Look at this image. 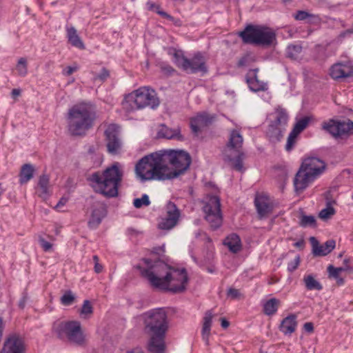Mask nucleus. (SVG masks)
<instances>
[{
    "mask_svg": "<svg viewBox=\"0 0 353 353\" xmlns=\"http://www.w3.org/2000/svg\"><path fill=\"white\" fill-rule=\"evenodd\" d=\"M192 163L190 154L180 150H161L142 157L135 165L137 176H179Z\"/></svg>",
    "mask_w": 353,
    "mask_h": 353,
    "instance_id": "nucleus-1",
    "label": "nucleus"
},
{
    "mask_svg": "<svg viewBox=\"0 0 353 353\" xmlns=\"http://www.w3.org/2000/svg\"><path fill=\"white\" fill-rule=\"evenodd\" d=\"M142 262L143 265H137L135 268L153 288L174 293L185 290L188 278L185 269L172 268L161 261L152 263L149 259H143Z\"/></svg>",
    "mask_w": 353,
    "mask_h": 353,
    "instance_id": "nucleus-2",
    "label": "nucleus"
},
{
    "mask_svg": "<svg viewBox=\"0 0 353 353\" xmlns=\"http://www.w3.org/2000/svg\"><path fill=\"white\" fill-rule=\"evenodd\" d=\"M143 331L147 337L146 348L150 353H163L165 350V336L169 322L165 311L162 308L150 310L141 316Z\"/></svg>",
    "mask_w": 353,
    "mask_h": 353,
    "instance_id": "nucleus-3",
    "label": "nucleus"
},
{
    "mask_svg": "<svg viewBox=\"0 0 353 353\" xmlns=\"http://www.w3.org/2000/svg\"><path fill=\"white\" fill-rule=\"evenodd\" d=\"M95 114L91 107L85 103L73 105L69 109L67 116V130L72 137H84L92 128Z\"/></svg>",
    "mask_w": 353,
    "mask_h": 353,
    "instance_id": "nucleus-4",
    "label": "nucleus"
},
{
    "mask_svg": "<svg viewBox=\"0 0 353 353\" xmlns=\"http://www.w3.org/2000/svg\"><path fill=\"white\" fill-rule=\"evenodd\" d=\"M159 103L156 91L150 87L143 86L128 94L122 104L127 111H133L147 107L156 109Z\"/></svg>",
    "mask_w": 353,
    "mask_h": 353,
    "instance_id": "nucleus-5",
    "label": "nucleus"
},
{
    "mask_svg": "<svg viewBox=\"0 0 353 353\" xmlns=\"http://www.w3.org/2000/svg\"><path fill=\"white\" fill-rule=\"evenodd\" d=\"M243 43L269 47L276 40L275 31L265 26L249 24L239 33Z\"/></svg>",
    "mask_w": 353,
    "mask_h": 353,
    "instance_id": "nucleus-6",
    "label": "nucleus"
},
{
    "mask_svg": "<svg viewBox=\"0 0 353 353\" xmlns=\"http://www.w3.org/2000/svg\"><path fill=\"white\" fill-rule=\"evenodd\" d=\"M52 332L61 340H66L79 346L85 344V336L79 321H55L52 325Z\"/></svg>",
    "mask_w": 353,
    "mask_h": 353,
    "instance_id": "nucleus-7",
    "label": "nucleus"
},
{
    "mask_svg": "<svg viewBox=\"0 0 353 353\" xmlns=\"http://www.w3.org/2000/svg\"><path fill=\"white\" fill-rule=\"evenodd\" d=\"M168 54L173 56V61L176 65L187 73L202 72L205 74L208 72L206 60L201 52L194 54L192 59H188L182 50L175 48H170Z\"/></svg>",
    "mask_w": 353,
    "mask_h": 353,
    "instance_id": "nucleus-8",
    "label": "nucleus"
},
{
    "mask_svg": "<svg viewBox=\"0 0 353 353\" xmlns=\"http://www.w3.org/2000/svg\"><path fill=\"white\" fill-rule=\"evenodd\" d=\"M203 203L205 219L212 230L219 228L223 222L219 198L216 196H207Z\"/></svg>",
    "mask_w": 353,
    "mask_h": 353,
    "instance_id": "nucleus-9",
    "label": "nucleus"
},
{
    "mask_svg": "<svg viewBox=\"0 0 353 353\" xmlns=\"http://www.w3.org/2000/svg\"><path fill=\"white\" fill-rule=\"evenodd\" d=\"M122 178H88L94 190L106 197H115L118 194V185Z\"/></svg>",
    "mask_w": 353,
    "mask_h": 353,
    "instance_id": "nucleus-10",
    "label": "nucleus"
},
{
    "mask_svg": "<svg viewBox=\"0 0 353 353\" xmlns=\"http://www.w3.org/2000/svg\"><path fill=\"white\" fill-rule=\"evenodd\" d=\"M325 163L316 157L305 159L294 176H318L323 174Z\"/></svg>",
    "mask_w": 353,
    "mask_h": 353,
    "instance_id": "nucleus-11",
    "label": "nucleus"
},
{
    "mask_svg": "<svg viewBox=\"0 0 353 353\" xmlns=\"http://www.w3.org/2000/svg\"><path fill=\"white\" fill-rule=\"evenodd\" d=\"M324 130L335 138H343L353 133V121L346 120H330L323 125Z\"/></svg>",
    "mask_w": 353,
    "mask_h": 353,
    "instance_id": "nucleus-12",
    "label": "nucleus"
},
{
    "mask_svg": "<svg viewBox=\"0 0 353 353\" xmlns=\"http://www.w3.org/2000/svg\"><path fill=\"white\" fill-rule=\"evenodd\" d=\"M254 206L260 219L266 217L271 214L274 205L270 196L265 192H256L254 197Z\"/></svg>",
    "mask_w": 353,
    "mask_h": 353,
    "instance_id": "nucleus-13",
    "label": "nucleus"
},
{
    "mask_svg": "<svg viewBox=\"0 0 353 353\" xmlns=\"http://www.w3.org/2000/svg\"><path fill=\"white\" fill-rule=\"evenodd\" d=\"M243 139L238 130L231 132L229 141L224 150V155L227 159H232V154H241L242 151Z\"/></svg>",
    "mask_w": 353,
    "mask_h": 353,
    "instance_id": "nucleus-14",
    "label": "nucleus"
},
{
    "mask_svg": "<svg viewBox=\"0 0 353 353\" xmlns=\"http://www.w3.org/2000/svg\"><path fill=\"white\" fill-rule=\"evenodd\" d=\"M107 138L108 150L111 154H116L121 147V141L119 137V127L115 124L108 125L105 131Z\"/></svg>",
    "mask_w": 353,
    "mask_h": 353,
    "instance_id": "nucleus-15",
    "label": "nucleus"
},
{
    "mask_svg": "<svg viewBox=\"0 0 353 353\" xmlns=\"http://www.w3.org/2000/svg\"><path fill=\"white\" fill-rule=\"evenodd\" d=\"M259 69L250 70L245 75V81L250 90L254 92L266 91L268 89L267 83L258 78Z\"/></svg>",
    "mask_w": 353,
    "mask_h": 353,
    "instance_id": "nucleus-16",
    "label": "nucleus"
},
{
    "mask_svg": "<svg viewBox=\"0 0 353 353\" xmlns=\"http://www.w3.org/2000/svg\"><path fill=\"white\" fill-rule=\"evenodd\" d=\"M106 215V208L105 205L101 202H95L92 207V213L88 221V227L94 230L101 223L102 219Z\"/></svg>",
    "mask_w": 353,
    "mask_h": 353,
    "instance_id": "nucleus-17",
    "label": "nucleus"
},
{
    "mask_svg": "<svg viewBox=\"0 0 353 353\" xmlns=\"http://www.w3.org/2000/svg\"><path fill=\"white\" fill-rule=\"evenodd\" d=\"M336 191L337 188L334 186L325 192V197L327 206L325 208L322 209L319 214V217L323 221L327 220L335 214V210L332 207V205L335 203L334 196Z\"/></svg>",
    "mask_w": 353,
    "mask_h": 353,
    "instance_id": "nucleus-18",
    "label": "nucleus"
},
{
    "mask_svg": "<svg viewBox=\"0 0 353 353\" xmlns=\"http://www.w3.org/2000/svg\"><path fill=\"white\" fill-rule=\"evenodd\" d=\"M310 241L312 244V253L314 256H326L334 249L336 245L335 241L332 239L327 241L323 245H320L314 236H311Z\"/></svg>",
    "mask_w": 353,
    "mask_h": 353,
    "instance_id": "nucleus-19",
    "label": "nucleus"
},
{
    "mask_svg": "<svg viewBox=\"0 0 353 353\" xmlns=\"http://www.w3.org/2000/svg\"><path fill=\"white\" fill-rule=\"evenodd\" d=\"M24 345L22 339L16 335H12L6 339L0 353H23Z\"/></svg>",
    "mask_w": 353,
    "mask_h": 353,
    "instance_id": "nucleus-20",
    "label": "nucleus"
},
{
    "mask_svg": "<svg viewBox=\"0 0 353 353\" xmlns=\"http://www.w3.org/2000/svg\"><path fill=\"white\" fill-rule=\"evenodd\" d=\"M214 117L207 113H201L190 120V128L194 134H197L201 128L210 125Z\"/></svg>",
    "mask_w": 353,
    "mask_h": 353,
    "instance_id": "nucleus-21",
    "label": "nucleus"
},
{
    "mask_svg": "<svg viewBox=\"0 0 353 353\" xmlns=\"http://www.w3.org/2000/svg\"><path fill=\"white\" fill-rule=\"evenodd\" d=\"M352 68L348 64L338 63L332 66L330 74L334 79L347 77L352 75Z\"/></svg>",
    "mask_w": 353,
    "mask_h": 353,
    "instance_id": "nucleus-22",
    "label": "nucleus"
},
{
    "mask_svg": "<svg viewBox=\"0 0 353 353\" xmlns=\"http://www.w3.org/2000/svg\"><path fill=\"white\" fill-rule=\"evenodd\" d=\"M297 316L292 314L286 316L281 321L279 330L285 335H291L297 327Z\"/></svg>",
    "mask_w": 353,
    "mask_h": 353,
    "instance_id": "nucleus-23",
    "label": "nucleus"
},
{
    "mask_svg": "<svg viewBox=\"0 0 353 353\" xmlns=\"http://www.w3.org/2000/svg\"><path fill=\"white\" fill-rule=\"evenodd\" d=\"M35 189L37 195L43 200L48 199L52 194V185L48 178H39Z\"/></svg>",
    "mask_w": 353,
    "mask_h": 353,
    "instance_id": "nucleus-24",
    "label": "nucleus"
},
{
    "mask_svg": "<svg viewBox=\"0 0 353 353\" xmlns=\"http://www.w3.org/2000/svg\"><path fill=\"white\" fill-rule=\"evenodd\" d=\"M157 137L167 139H176L177 140H181L183 139L180 134V129L179 128L172 129L165 125H161V128L157 132Z\"/></svg>",
    "mask_w": 353,
    "mask_h": 353,
    "instance_id": "nucleus-25",
    "label": "nucleus"
},
{
    "mask_svg": "<svg viewBox=\"0 0 353 353\" xmlns=\"http://www.w3.org/2000/svg\"><path fill=\"white\" fill-rule=\"evenodd\" d=\"M66 34L68 42L72 46L81 50L85 49V45L81 37L77 34V31L74 27H66Z\"/></svg>",
    "mask_w": 353,
    "mask_h": 353,
    "instance_id": "nucleus-26",
    "label": "nucleus"
},
{
    "mask_svg": "<svg viewBox=\"0 0 353 353\" xmlns=\"http://www.w3.org/2000/svg\"><path fill=\"white\" fill-rule=\"evenodd\" d=\"M223 244L233 253H237L241 248V242L239 236L236 234H231L223 241Z\"/></svg>",
    "mask_w": 353,
    "mask_h": 353,
    "instance_id": "nucleus-27",
    "label": "nucleus"
},
{
    "mask_svg": "<svg viewBox=\"0 0 353 353\" xmlns=\"http://www.w3.org/2000/svg\"><path fill=\"white\" fill-rule=\"evenodd\" d=\"M283 131L284 128L276 124L274 122H272L268 125L266 133L267 136L269 137L271 141L276 142L280 141L283 137Z\"/></svg>",
    "mask_w": 353,
    "mask_h": 353,
    "instance_id": "nucleus-28",
    "label": "nucleus"
},
{
    "mask_svg": "<svg viewBox=\"0 0 353 353\" xmlns=\"http://www.w3.org/2000/svg\"><path fill=\"white\" fill-rule=\"evenodd\" d=\"M212 317L213 314L210 310L205 312V316L203 317L202 336L203 340L206 342L208 341V338L210 334Z\"/></svg>",
    "mask_w": 353,
    "mask_h": 353,
    "instance_id": "nucleus-29",
    "label": "nucleus"
},
{
    "mask_svg": "<svg viewBox=\"0 0 353 353\" xmlns=\"http://www.w3.org/2000/svg\"><path fill=\"white\" fill-rule=\"evenodd\" d=\"M275 114L276 117L272 122L283 128H285L288 121V114L286 110L279 106L275 109Z\"/></svg>",
    "mask_w": 353,
    "mask_h": 353,
    "instance_id": "nucleus-30",
    "label": "nucleus"
},
{
    "mask_svg": "<svg viewBox=\"0 0 353 353\" xmlns=\"http://www.w3.org/2000/svg\"><path fill=\"white\" fill-rule=\"evenodd\" d=\"M280 301L272 298L266 301L263 305V312L266 315L270 316L275 314L278 310Z\"/></svg>",
    "mask_w": 353,
    "mask_h": 353,
    "instance_id": "nucleus-31",
    "label": "nucleus"
},
{
    "mask_svg": "<svg viewBox=\"0 0 353 353\" xmlns=\"http://www.w3.org/2000/svg\"><path fill=\"white\" fill-rule=\"evenodd\" d=\"M166 216L168 219L173 218L176 219V221H179L180 217V210L176 207L175 203L172 201H169L166 205Z\"/></svg>",
    "mask_w": 353,
    "mask_h": 353,
    "instance_id": "nucleus-32",
    "label": "nucleus"
},
{
    "mask_svg": "<svg viewBox=\"0 0 353 353\" xmlns=\"http://www.w3.org/2000/svg\"><path fill=\"white\" fill-rule=\"evenodd\" d=\"M294 186L296 192H303L314 178H294Z\"/></svg>",
    "mask_w": 353,
    "mask_h": 353,
    "instance_id": "nucleus-33",
    "label": "nucleus"
},
{
    "mask_svg": "<svg viewBox=\"0 0 353 353\" xmlns=\"http://www.w3.org/2000/svg\"><path fill=\"white\" fill-rule=\"evenodd\" d=\"M303 281L306 288L309 290H321L322 289L321 284L315 280L313 276L310 274L305 276L303 278Z\"/></svg>",
    "mask_w": 353,
    "mask_h": 353,
    "instance_id": "nucleus-34",
    "label": "nucleus"
},
{
    "mask_svg": "<svg viewBox=\"0 0 353 353\" xmlns=\"http://www.w3.org/2000/svg\"><path fill=\"white\" fill-rule=\"evenodd\" d=\"M123 174V172L119 169V163H115L103 171L102 176H122Z\"/></svg>",
    "mask_w": 353,
    "mask_h": 353,
    "instance_id": "nucleus-35",
    "label": "nucleus"
},
{
    "mask_svg": "<svg viewBox=\"0 0 353 353\" xmlns=\"http://www.w3.org/2000/svg\"><path fill=\"white\" fill-rule=\"evenodd\" d=\"M310 121V119L308 117H304L301 118L296 121L292 131L294 132L297 134H299L307 127Z\"/></svg>",
    "mask_w": 353,
    "mask_h": 353,
    "instance_id": "nucleus-36",
    "label": "nucleus"
},
{
    "mask_svg": "<svg viewBox=\"0 0 353 353\" xmlns=\"http://www.w3.org/2000/svg\"><path fill=\"white\" fill-rule=\"evenodd\" d=\"M302 52L300 45H289L287 48L288 57L292 59H297Z\"/></svg>",
    "mask_w": 353,
    "mask_h": 353,
    "instance_id": "nucleus-37",
    "label": "nucleus"
},
{
    "mask_svg": "<svg viewBox=\"0 0 353 353\" xmlns=\"http://www.w3.org/2000/svg\"><path fill=\"white\" fill-rule=\"evenodd\" d=\"M178 221H176L175 219L166 217L161 219V221L159 223L158 226L161 230H169L175 227Z\"/></svg>",
    "mask_w": 353,
    "mask_h": 353,
    "instance_id": "nucleus-38",
    "label": "nucleus"
},
{
    "mask_svg": "<svg viewBox=\"0 0 353 353\" xmlns=\"http://www.w3.org/2000/svg\"><path fill=\"white\" fill-rule=\"evenodd\" d=\"M299 225L303 228L306 227H315L316 226V219L314 216L310 215H302L301 216V220L299 222Z\"/></svg>",
    "mask_w": 353,
    "mask_h": 353,
    "instance_id": "nucleus-39",
    "label": "nucleus"
},
{
    "mask_svg": "<svg viewBox=\"0 0 353 353\" xmlns=\"http://www.w3.org/2000/svg\"><path fill=\"white\" fill-rule=\"evenodd\" d=\"M34 174V166L30 163H26L21 168L19 176H33Z\"/></svg>",
    "mask_w": 353,
    "mask_h": 353,
    "instance_id": "nucleus-40",
    "label": "nucleus"
},
{
    "mask_svg": "<svg viewBox=\"0 0 353 353\" xmlns=\"http://www.w3.org/2000/svg\"><path fill=\"white\" fill-rule=\"evenodd\" d=\"M16 69L19 75L24 77L28 73L27 61L26 58L21 57L19 59Z\"/></svg>",
    "mask_w": 353,
    "mask_h": 353,
    "instance_id": "nucleus-41",
    "label": "nucleus"
},
{
    "mask_svg": "<svg viewBox=\"0 0 353 353\" xmlns=\"http://www.w3.org/2000/svg\"><path fill=\"white\" fill-rule=\"evenodd\" d=\"M244 154L243 152H241V154L239 155V154H232V159H228L230 161H234V168L238 170L241 171L243 170V159Z\"/></svg>",
    "mask_w": 353,
    "mask_h": 353,
    "instance_id": "nucleus-42",
    "label": "nucleus"
},
{
    "mask_svg": "<svg viewBox=\"0 0 353 353\" xmlns=\"http://www.w3.org/2000/svg\"><path fill=\"white\" fill-rule=\"evenodd\" d=\"M298 136H299V134H297L294 132H293V131L290 132V133L288 137L287 143L285 145L286 151L290 152L294 148V147L296 143V139H297Z\"/></svg>",
    "mask_w": 353,
    "mask_h": 353,
    "instance_id": "nucleus-43",
    "label": "nucleus"
},
{
    "mask_svg": "<svg viewBox=\"0 0 353 353\" xmlns=\"http://www.w3.org/2000/svg\"><path fill=\"white\" fill-rule=\"evenodd\" d=\"M93 312V308L88 300H85L83 301V304L81 309V315L83 318H87L88 316L91 315Z\"/></svg>",
    "mask_w": 353,
    "mask_h": 353,
    "instance_id": "nucleus-44",
    "label": "nucleus"
},
{
    "mask_svg": "<svg viewBox=\"0 0 353 353\" xmlns=\"http://www.w3.org/2000/svg\"><path fill=\"white\" fill-rule=\"evenodd\" d=\"M150 204V201L147 194H143L141 198H137L133 201V205L136 208H141L143 206H148Z\"/></svg>",
    "mask_w": 353,
    "mask_h": 353,
    "instance_id": "nucleus-45",
    "label": "nucleus"
},
{
    "mask_svg": "<svg viewBox=\"0 0 353 353\" xmlns=\"http://www.w3.org/2000/svg\"><path fill=\"white\" fill-rule=\"evenodd\" d=\"M74 300V296L71 291L66 292L61 298V303L64 305H70Z\"/></svg>",
    "mask_w": 353,
    "mask_h": 353,
    "instance_id": "nucleus-46",
    "label": "nucleus"
},
{
    "mask_svg": "<svg viewBox=\"0 0 353 353\" xmlns=\"http://www.w3.org/2000/svg\"><path fill=\"white\" fill-rule=\"evenodd\" d=\"M110 77V72L105 68H102L100 73L94 75L95 80H100L101 81H105Z\"/></svg>",
    "mask_w": 353,
    "mask_h": 353,
    "instance_id": "nucleus-47",
    "label": "nucleus"
},
{
    "mask_svg": "<svg viewBox=\"0 0 353 353\" xmlns=\"http://www.w3.org/2000/svg\"><path fill=\"white\" fill-rule=\"evenodd\" d=\"M343 268H334L332 265H329L327 268L328 272L330 276L334 277L335 279H338L339 274L344 271Z\"/></svg>",
    "mask_w": 353,
    "mask_h": 353,
    "instance_id": "nucleus-48",
    "label": "nucleus"
},
{
    "mask_svg": "<svg viewBox=\"0 0 353 353\" xmlns=\"http://www.w3.org/2000/svg\"><path fill=\"white\" fill-rule=\"evenodd\" d=\"M311 17H312V14L308 13L306 11H303V10L298 11L294 15L295 19L299 20V21H303V20H305L307 18Z\"/></svg>",
    "mask_w": 353,
    "mask_h": 353,
    "instance_id": "nucleus-49",
    "label": "nucleus"
},
{
    "mask_svg": "<svg viewBox=\"0 0 353 353\" xmlns=\"http://www.w3.org/2000/svg\"><path fill=\"white\" fill-rule=\"evenodd\" d=\"M228 296L232 299H239L241 297V294L239 290L235 288H230L228 290Z\"/></svg>",
    "mask_w": 353,
    "mask_h": 353,
    "instance_id": "nucleus-50",
    "label": "nucleus"
},
{
    "mask_svg": "<svg viewBox=\"0 0 353 353\" xmlns=\"http://www.w3.org/2000/svg\"><path fill=\"white\" fill-rule=\"evenodd\" d=\"M300 262L299 256H296L293 261H290L288 265V270L290 272L294 271L299 266Z\"/></svg>",
    "mask_w": 353,
    "mask_h": 353,
    "instance_id": "nucleus-51",
    "label": "nucleus"
},
{
    "mask_svg": "<svg viewBox=\"0 0 353 353\" xmlns=\"http://www.w3.org/2000/svg\"><path fill=\"white\" fill-rule=\"evenodd\" d=\"M39 243L43 248V250L46 252H48L51 250L52 245L50 242L46 241L43 238H39Z\"/></svg>",
    "mask_w": 353,
    "mask_h": 353,
    "instance_id": "nucleus-52",
    "label": "nucleus"
},
{
    "mask_svg": "<svg viewBox=\"0 0 353 353\" xmlns=\"http://www.w3.org/2000/svg\"><path fill=\"white\" fill-rule=\"evenodd\" d=\"M250 57L248 54H246L242 57L238 61L237 65L238 67H244L248 65Z\"/></svg>",
    "mask_w": 353,
    "mask_h": 353,
    "instance_id": "nucleus-53",
    "label": "nucleus"
},
{
    "mask_svg": "<svg viewBox=\"0 0 353 353\" xmlns=\"http://www.w3.org/2000/svg\"><path fill=\"white\" fill-rule=\"evenodd\" d=\"M77 70V66H68L63 70V74L65 76H70Z\"/></svg>",
    "mask_w": 353,
    "mask_h": 353,
    "instance_id": "nucleus-54",
    "label": "nucleus"
},
{
    "mask_svg": "<svg viewBox=\"0 0 353 353\" xmlns=\"http://www.w3.org/2000/svg\"><path fill=\"white\" fill-rule=\"evenodd\" d=\"M161 70L166 74H171L175 70L170 65H165L161 66Z\"/></svg>",
    "mask_w": 353,
    "mask_h": 353,
    "instance_id": "nucleus-55",
    "label": "nucleus"
},
{
    "mask_svg": "<svg viewBox=\"0 0 353 353\" xmlns=\"http://www.w3.org/2000/svg\"><path fill=\"white\" fill-rule=\"evenodd\" d=\"M68 201V198L65 196H63L60 199L58 203L55 206V208L59 210L62 206L65 205L66 203Z\"/></svg>",
    "mask_w": 353,
    "mask_h": 353,
    "instance_id": "nucleus-56",
    "label": "nucleus"
},
{
    "mask_svg": "<svg viewBox=\"0 0 353 353\" xmlns=\"http://www.w3.org/2000/svg\"><path fill=\"white\" fill-rule=\"evenodd\" d=\"M304 330L307 332H312L314 330V325L312 323H305L303 325Z\"/></svg>",
    "mask_w": 353,
    "mask_h": 353,
    "instance_id": "nucleus-57",
    "label": "nucleus"
},
{
    "mask_svg": "<svg viewBox=\"0 0 353 353\" xmlns=\"http://www.w3.org/2000/svg\"><path fill=\"white\" fill-rule=\"evenodd\" d=\"M152 252L158 255H161L165 252L164 246L158 247L153 248Z\"/></svg>",
    "mask_w": 353,
    "mask_h": 353,
    "instance_id": "nucleus-58",
    "label": "nucleus"
},
{
    "mask_svg": "<svg viewBox=\"0 0 353 353\" xmlns=\"http://www.w3.org/2000/svg\"><path fill=\"white\" fill-rule=\"evenodd\" d=\"M21 94V90L20 89H13L11 92V96L13 99H16L17 97H19Z\"/></svg>",
    "mask_w": 353,
    "mask_h": 353,
    "instance_id": "nucleus-59",
    "label": "nucleus"
},
{
    "mask_svg": "<svg viewBox=\"0 0 353 353\" xmlns=\"http://www.w3.org/2000/svg\"><path fill=\"white\" fill-rule=\"evenodd\" d=\"M221 325L223 329H226L229 327L230 322L228 320H226L225 318H221Z\"/></svg>",
    "mask_w": 353,
    "mask_h": 353,
    "instance_id": "nucleus-60",
    "label": "nucleus"
},
{
    "mask_svg": "<svg viewBox=\"0 0 353 353\" xmlns=\"http://www.w3.org/2000/svg\"><path fill=\"white\" fill-rule=\"evenodd\" d=\"M294 245L296 247V248H300V249H303L304 248V245H305V241L304 240L301 239L297 242H296Z\"/></svg>",
    "mask_w": 353,
    "mask_h": 353,
    "instance_id": "nucleus-61",
    "label": "nucleus"
},
{
    "mask_svg": "<svg viewBox=\"0 0 353 353\" xmlns=\"http://www.w3.org/2000/svg\"><path fill=\"white\" fill-rule=\"evenodd\" d=\"M103 270V266L99 263H94V271L97 273H100Z\"/></svg>",
    "mask_w": 353,
    "mask_h": 353,
    "instance_id": "nucleus-62",
    "label": "nucleus"
},
{
    "mask_svg": "<svg viewBox=\"0 0 353 353\" xmlns=\"http://www.w3.org/2000/svg\"><path fill=\"white\" fill-rule=\"evenodd\" d=\"M27 301L26 296H23L19 303V306L20 308L23 309L25 307L26 303Z\"/></svg>",
    "mask_w": 353,
    "mask_h": 353,
    "instance_id": "nucleus-63",
    "label": "nucleus"
},
{
    "mask_svg": "<svg viewBox=\"0 0 353 353\" xmlns=\"http://www.w3.org/2000/svg\"><path fill=\"white\" fill-rule=\"evenodd\" d=\"M158 14H159L161 16L163 17L164 18H166V19H171V16L170 14H168V13H166L164 11H157Z\"/></svg>",
    "mask_w": 353,
    "mask_h": 353,
    "instance_id": "nucleus-64",
    "label": "nucleus"
}]
</instances>
